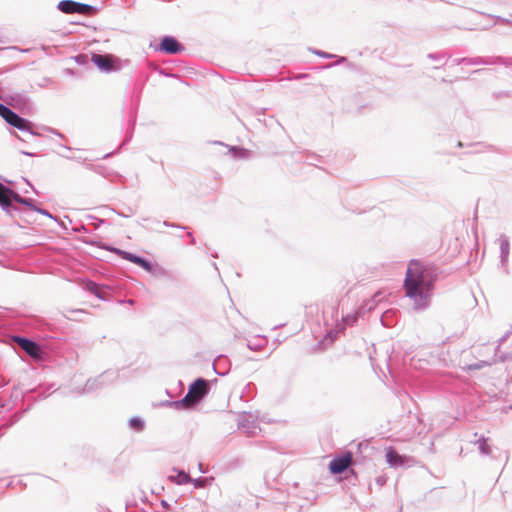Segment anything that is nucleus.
Segmentation results:
<instances>
[{
    "label": "nucleus",
    "mask_w": 512,
    "mask_h": 512,
    "mask_svg": "<svg viewBox=\"0 0 512 512\" xmlns=\"http://www.w3.org/2000/svg\"><path fill=\"white\" fill-rule=\"evenodd\" d=\"M436 278L435 269L422 261L411 260L408 263L403 288L417 309L429 304Z\"/></svg>",
    "instance_id": "obj_1"
},
{
    "label": "nucleus",
    "mask_w": 512,
    "mask_h": 512,
    "mask_svg": "<svg viewBox=\"0 0 512 512\" xmlns=\"http://www.w3.org/2000/svg\"><path fill=\"white\" fill-rule=\"evenodd\" d=\"M10 194H12V190L0 183V205L10 206Z\"/></svg>",
    "instance_id": "obj_10"
},
{
    "label": "nucleus",
    "mask_w": 512,
    "mask_h": 512,
    "mask_svg": "<svg viewBox=\"0 0 512 512\" xmlns=\"http://www.w3.org/2000/svg\"><path fill=\"white\" fill-rule=\"evenodd\" d=\"M91 60L99 69L103 71L108 72L114 68V59L112 55L93 54Z\"/></svg>",
    "instance_id": "obj_6"
},
{
    "label": "nucleus",
    "mask_w": 512,
    "mask_h": 512,
    "mask_svg": "<svg viewBox=\"0 0 512 512\" xmlns=\"http://www.w3.org/2000/svg\"><path fill=\"white\" fill-rule=\"evenodd\" d=\"M500 248H501L503 257L507 258L508 254H509V242L507 240H502Z\"/></svg>",
    "instance_id": "obj_15"
},
{
    "label": "nucleus",
    "mask_w": 512,
    "mask_h": 512,
    "mask_svg": "<svg viewBox=\"0 0 512 512\" xmlns=\"http://www.w3.org/2000/svg\"><path fill=\"white\" fill-rule=\"evenodd\" d=\"M131 424L135 427H138V426H140L141 422L137 419H133V420H131Z\"/></svg>",
    "instance_id": "obj_18"
},
{
    "label": "nucleus",
    "mask_w": 512,
    "mask_h": 512,
    "mask_svg": "<svg viewBox=\"0 0 512 512\" xmlns=\"http://www.w3.org/2000/svg\"><path fill=\"white\" fill-rule=\"evenodd\" d=\"M161 49L163 51H165L166 53H171V54L178 53L181 50H183V48L177 42V40L172 38V37H165L162 40V42H161Z\"/></svg>",
    "instance_id": "obj_8"
},
{
    "label": "nucleus",
    "mask_w": 512,
    "mask_h": 512,
    "mask_svg": "<svg viewBox=\"0 0 512 512\" xmlns=\"http://www.w3.org/2000/svg\"><path fill=\"white\" fill-rule=\"evenodd\" d=\"M14 199L15 201L19 203H27L26 200H23L18 194L14 193L12 191V194H10V202Z\"/></svg>",
    "instance_id": "obj_17"
},
{
    "label": "nucleus",
    "mask_w": 512,
    "mask_h": 512,
    "mask_svg": "<svg viewBox=\"0 0 512 512\" xmlns=\"http://www.w3.org/2000/svg\"><path fill=\"white\" fill-rule=\"evenodd\" d=\"M208 392V382L203 379H197L191 386L189 387L188 393L181 400V403L186 407H191L197 402H199Z\"/></svg>",
    "instance_id": "obj_2"
},
{
    "label": "nucleus",
    "mask_w": 512,
    "mask_h": 512,
    "mask_svg": "<svg viewBox=\"0 0 512 512\" xmlns=\"http://www.w3.org/2000/svg\"><path fill=\"white\" fill-rule=\"evenodd\" d=\"M13 341L16 342L30 356L37 357L39 355V346L33 341L18 336L13 337Z\"/></svg>",
    "instance_id": "obj_7"
},
{
    "label": "nucleus",
    "mask_w": 512,
    "mask_h": 512,
    "mask_svg": "<svg viewBox=\"0 0 512 512\" xmlns=\"http://www.w3.org/2000/svg\"><path fill=\"white\" fill-rule=\"evenodd\" d=\"M127 259H129L131 262L143 267L144 269H146L148 271H150V269H151L150 264L145 259H142L137 256H133V255H129V257H127Z\"/></svg>",
    "instance_id": "obj_14"
},
{
    "label": "nucleus",
    "mask_w": 512,
    "mask_h": 512,
    "mask_svg": "<svg viewBox=\"0 0 512 512\" xmlns=\"http://www.w3.org/2000/svg\"><path fill=\"white\" fill-rule=\"evenodd\" d=\"M341 330H343V327H341L340 329H335V330L329 331L321 342L322 348H325L326 344L329 345V344L333 343L336 340V338L338 337V334L340 333Z\"/></svg>",
    "instance_id": "obj_11"
},
{
    "label": "nucleus",
    "mask_w": 512,
    "mask_h": 512,
    "mask_svg": "<svg viewBox=\"0 0 512 512\" xmlns=\"http://www.w3.org/2000/svg\"><path fill=\"white\" fill-rule=\"evenodd\" d=\"M0 116L11 126L20 130L29 128L28 121L18 116L11 109L0 103Z\"/></svg>",
    "instance_id": "obj_4"
},
{
    "label": "nucleus",
    "mask_w": 512,
    "mask_h": 512,
    "mask_svg": "<svg viewBox=\"0 0 512 512\" xmlns=\"http://www.w3.org/2000/svg\"><path fill=\"white\" fill-rule=\"evenodd\" d=\"M352 460V453L345 452L341 456L335 457L329 463V470L332 474H340L352 464Z\"/></svg>",
    "instance_id": "obj_5"
},
{
    "label": "nucleus",
    "mask_w": 512,
    "mask_h": 512,
    "mask_svg": "<svg viewBox=\"0 0 512 512\" xmlns=\"http://www.w3.org/2000/svg\"><path fill=\"white\" fill-rule=\"evenodd\" d=\"M386 459L387 462L392 466L402 465L404 463L403 457L391 447L386 451Z\"/></svg>",
    "instance_id": "obj_9"
},
{
    "label": "nucleus",
    "mask_w": 512,
    "mask_h": 512,
    "mask_svg": "<svg viewBox=\"0 0 512 512\" xmlns=\"http://www.w3.org/2000/svg\"><path fill=\"white\" fill-rule=\"evenodd\" d=\"M91 291H94V289H96V284H92V288H90Z\"/></svg>",
    "instance_id": "obj_19"
},
{
    "label": "nucleus",
    "mask_w": 512,
    "mask_h": 512,
    "mask_svg": "<svg viewBox=\"0 0 512 512\" xmlns=\"http://www.w3.org/2000/svg\"><path fill=\"white\" fill-rule=\"evenodd\" d=\"M59 9L66 14H91L93 8L90 5L78 3L72 0H63L58 5Z\"/></svg>",
    "instance_id": "obj_3"
},
{
    "label": "nucleus",
    "mask_w": 512,
    "mask_h": 512,
    "mask_svg": "<svg viewBox=\"0 0 512 512\" xmlns=\"http://www.w3.org/2000/svg\"><path fill=\"white\" fill-rule=\"evenodd\" d=\"M487 365H488V363H487V362L482 361V362L476 363V364H474V365H469V366H468V369H469V370L482 369L483 367H485V366H487Z\"/></svg>",
    "instance_id": "obj_16"
},
{
    "label": "nucleus",
    "mask_w": 512,
    "mask_h": 512,
    "mask_svg": "<svg viewBox=\"0 0 512 512\" xmlns=\"http://www.w3.org/2000/svg\"><path fill=\"white\" fill-rule=\"evenodd\" d=\"M127 259H129L131 262L143 267L144 269H146L148 271H150V269H151L150 264L145 259H142L137 256H133V255H129V257H127Z\"/></svg>",
    "instance_id": "obj_13"
},
{
    "label": "nucleus",
    "mask_w": 512,
    "mask_h": 512,
    "mask_svg": "<svg viewBox=\"0 0 512 512\" xmlns=\"http://www.w3.org/2000/svg\"><path fill=\"white\" fill-rule=\"evenodd\" d=\"M169 478L178 485L186 484L191 481L190 476L183 471H180L176 476H170Z\"/></svg>",
    "instance_id": "obj_12"
}]
</instances>
